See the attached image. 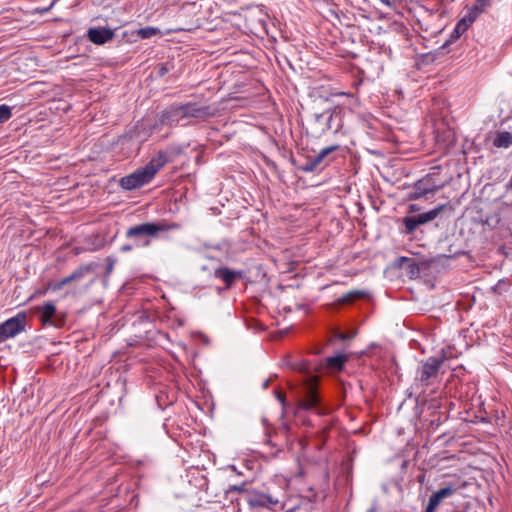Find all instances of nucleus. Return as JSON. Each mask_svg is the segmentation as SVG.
<instances>
[{"label": "nucleus", "instance_id": "nucleus-1", "mask_svg": "<svg viewBox=\"0 0 512 512\" xmlns=\"http://www.w3.org/2000/svg\"><path fill=\"white\" fill-rule=\"evenodd\" d=\"M285 480L271 481L260 488L248 491L246 501L251 508H265L271 511L294 512L296 504L287 493Z\"/></svg>", "mask_w": 512, "mask_h": 512}, {"label": "nucleus", "instance_id": "nucleus-2", "mask_svg": "<svg viewBox=\"0 0 512 512\" xmlns=\"http://www.w3.org/2000/svg\"><path fill=\"white\" fill-rule=\"evenodd\" d=\"M179 228L180 225L177 223L147 222L130 227L126 231V237L133 240L137 248L148 247L151 244V238L156 237L158 233L178 230Z\"/></svg>", "mask_w": 512, "mask_h": 512}, {"label": "nucleus", "instance_id": "nucleus-3", "mask_svg": "<svg viewBox=\"0 0 512 512\" xmlns=\"http://www.w3.org/2000/svg\"><path fill=\"white\" fill-rule=\"evenodd\" d=\"M310 127L312 133L316 136H321L327 131H332L334 134L340 132L343 127L342 109L335 107L314 113L310 120Z\"/></svg>", "mask_w": 512, "mask_h": 512}, {"label": "nucleus", "instance_id": "nucleus-4", "mask_svg": "<svg viewBox=\"0 0 512 512\" xmlns=\"http://www.w3.org/2000/svg\"><path fill=\"white\" fill-rule=\"evenodd\" d=\"M27 324V315L25 312H19L0 324V343L9 338H13L25 330Z\"/></svg>", "mask_w": 512, "mask_h": 512}, {"label": "nucleus", "instance_id": "nucleus-5", "mask_svg": "<svg viewBox=\"0 0 512 512\" xmlns=\"http://www.w3.org/2000/svg\"><path fill=\"white\" fill-rule=\"evenodd\" d=\"M155 176L144 166L133 173L123 177L120 181L121 187L125 190H134L148 184Z\"/></svg>", "mask_w": 512, "mask_h": 512}, {"label": "nucleus", "instance_id": "nucleus-6", "mask_svg": "<svg viewBox=\"0 0 512 512\" xmlns=\"http://www.w3.org/2000/svg\"><path fill=\"white\" fill-rule=\"evenodd\" d=\"M34 310L39 316L41 323L45 326L60 327L63 324V319L58 317L57 308L52 302L36 306Z\"/></svg>", "mask_w": 512, "mask_h": 512}, {"label": "nucleus", "instance_id": "nucleus-7", "mask_svg": "<svg viewBox=\"0 0 512 512\" xmlns=\"http://www.w3.org/2000/svg\"><path fill=\"white\" fill-rule=\"evenodd\" d=\"M442 357H430L424 362L418 370V380L427 385L430 378L435 377L443 364Z\"/></svg>", "mask_w": 512, "mask_h": 512}, {"label": "nucleus", "instance_id": "nucleus-8", "mask_svg": "<svg viewBox=\"0 0 512 512\" xmlns=\"http://www.w3.org/2000/svg\"><path fill=\"white\" fill-rule=\"evenodd\" d=\"M185 119L206 120L214 115L210 106H202L195 102L181 103Z\"/></svg>", "mask_w": 512, "mask_h": 512}, {"label": "nucleus", "instance_id": "nucleus-9", "mask_svg": "<svg viewBox=\"0 0 512 512\" xmlns=\"http://www.w3.org/2000/svg\"><path fill=\"white\" fill-rule=\"evenodd\" d=\"M443 185L437 184L434 181V178L430 175L425 178L418 180L413 187V191L411 193V197L414 199H419L427 194H433L441 189Z\"/></svg>", "mask_w": 512, "mask_h": 512}, {"label": "nucleus", "instance_id": "nucleus-10", "mask_svg": "<svg viewBox=\"0 0 512 512\" xmlns=\"http://www.w3.org/2000/svg\"><path fill=\"white\" fill-rule=\"evenodd\" d=\"M347 360L348 357L345 354L327 357L318 363L316 370L319 372H338L343 369Z\"/></svg>", "mask_w": 512, "mask_h": 512}, {"label": "nucleus", "instance_id": "nucleus-11", "mask_svg": "<svg viewBox=\"0 0 512 512\" xmlns=\"http://www.w3.org/2000/svg\"><path fill=\"white\" fill-rule=\"evenodd\" d=\"M184 119V112L180 103L170 105L165 110H163L159 120L162 125H174L178 124L181 120Z\"/></svg>", "mask_w": 512, "mask_h": 512}, {"label": "nucleus", "instance_id": "nucleus-12", "mask_svg": "<svg viewBox=\"0 0 512 512\" xmlns=\"http://www.w3.org/2000/svg\"><path fill=\"white\" fill-rule=\"evenodd\" d=\"M339 149V145H331L328 147H325L320 150V152L315 155L314 157H309L304 166L302 167V170L305 172H313L317 169V167L324 161L326 157H328L332 152Z\"/></svg>", "mask_w": 512, "mask_h": 512}, {"label": "nucleus", "instance_id": "nucleus-13", "mask_svg": "<svg viewBox=\"0 0 512 512\" xmlns=\"http://www.w3.org/2000/svg\"><path fill=\"white\" fill-rule=\"evenodd\" d=\"M87 36L92 43L103 45L113 39L114 31L105 27L90 28L87 32Z\"/></svg>", "mask_w": 512, "mask_h": 512}, {"label": "nucleus", "instance_id": "nucleus-14", "mask_svg": "<svg viewBox=\"0 0 512 512\" xmlns=\"http://www.w3.org/2000/svg\"><path fill=\"white\" fill-rule=\"evenodd\" d=\"M457 489L452 486L443 487L436 492H434L430 498L427 505L429 512H435L439 504L446 498L453 496L456 493Z\"/></svg>", "mask_w": 512, "mask_h": 512}, {"label": "nucleus", "instance_id": "nucleus-15", "mask_svg": "<svg viewBox=\"0 0 512 512\" xmlns=\"http://www.w3.org/2000/svg\"><path fill=\"white\" fill-rule=\"evenodd\" d=\"M395 266L404 270L406 276L410 279L417 278L420 275V268L413 258L398 257L395 261Z\"/></svg>", "mask_w": 512, "mask_h": 512}, {"label": "nucleus", "instance_id": "nucleus-16", "mask_svg": "<svg viewBox=\"0 0 512 512\" xmlns=\"http://www.w3.org/2000/svg\"><path fill=\"white\" fill-rule=\"evenodd\" d=\"M214 276L221 279L226 284V288H230L235 280L242 276V272L227 267H219L214 271Z\"/></svg>", "mask_w": 512, "mask_h": 512}, {"label": "nucleus", "instance_id": "nucleus-17", "mask_svg": "<svg viewBox=\"0 0 512 512\" xmlns=\"http://www.w3.org/2000/svg\"><path fill=\"white\" fill-rule=\"evenodd\" d=\"M168 162L167 153L159 151L145 166L155 176Z\"/></svg>", "mask_w": 512, "mask_h": 512}, {"label": "nucleus", "instance_id": "nucleus-18", "mask_svg": "<svg viewBox=\"0 0 512 512\" xmlns=\"http://www.w3.org/2000/svg\"><path fill=\"white\" fill-rule=\"evenodd\" d=\"M403 223H404V226L406 229V233L411 234L412 232L415 231V229L418 226L426 224V223H428V221H427L426 217L424 216V214L421 213L416 216L405 217L403 219Z\"/></svg>", "mask_w": 512, "mask_h": 512}, {"label": "nucleus", "instance_id": "nucleus-19", "mask_svg": "<svg viewBox=\"0 0 512 512\" xmlns=\"http://www.w3.org/2000/svg\"><path fill=\"white\" fill-rule=\"evenodd\" d=\"M86 272L87 269L84 267L77 268L71 275L63 278L62 280L54 284L53 290H60L62 287L71 283L72 281L80 280L81 278H83Z\"/></svg>", "mask_w": 512, "mask_h": 512}, {"label": "nucleus", "instance_id": "nucleus-20", "mask_svg": "<svg viewBox=\"0 0 512 512\" xmlns=\"http://www.w3.org/2000/svg\"><path fill=\"white\" fill-rule=\"evenodd\" d=\"M319 399L316 393L310 389L308 392V395L306 399H304L301 403V406L306 410H313L315 409L318 414H323L322 408L318 407Z\"/></svg>", "mask_w": 512, "mask_h": 512}, {"label": "nucleus", "instance_id": "nucleus-21", "mask_svg": "<svg viewBox=\"0 0 512 512\" xmlns=\"http://www.w3.org/2000/svg\"><path fill=\"white\" fill-rule=\"evenodd\" d=\"M512 145V133L508 131L498 132L493 139V146L496 148H509Z\"/></svg>", "mask_w": 512, "mask_h": 512}, {"label": "nucleus", "instance_id": "nucleus-22", "mask_svg": "<svg viewBox=\"0 0 512 512\" xmlns=\"http://www.w3.org/2000/svg\"><path fill=\"white\" fill-rule=\"evenodd\" d=\"M366 296V292L362 290H354L350 291L346 294H344L340 299L339 302L342 304H349L352 303L358 299H361Z\"/></svg>", "mask_w": 512, "mask_h": 512}, {"label": "nucleus", "instance_id": "nucleus-23", "mask_svg": "<svg viewBox=\"0 0 512 512\" xmlns=\"http://www.w3.org/2000/svg\"><path fill=\"white\" fill-rule=\"evenodd\" d=\"M467 29H468V27H466L463 23L458 21V23L456 24L454 30L452 31V33L450 35V39L445 42V45H448V44L454 42L455 40H457L458 38H460L461 35L467 31Z\"/></svg>", "mask_w": 512, "mask_h": 512}, {"label": "nucleus", "instance_id": "nucleus-24", "mask_svg": "<svg viewBox=\"0 0 512 512\" xmlns=\"http://www.w3.org/2000/svg\"><path fill=\"white\" fill-rule=\"evenodd\" d=\"M479 14L480 13L478 11L471 7L468 13L459 21L469 28L471 24L476 20Z\"/></svg>", "mask_w": 512, "mask_h": 512}, {"label": "nucleus", "instance_id": "nucleus-25", "mask_svg": "<svg viewBox=\"0 0 512 512\" xmlns=\"http://www.w3.org/2000/svg\"><path fill=\"white\" fill-rule=\"evenodd\" d=\"M158 32H159V30L157 28L148 26V27L140 28L137 31V35L142 39H148V38L155 36Z\"/></svg>", "mask_w": 512, "mask_h": 512}, {"label": "nucleus", "instance_id": "nucleus-26", "mask_svg": "<svg viewBox=\"0 0 512 512\" xmlns=\"http://www.w3.org/2000/svg\"><path fill=\"white\" fill-rule=\"evenodd\" d=\"M12 116L11 107L2 104L0 105V124L8 121Z\"/></svg>", "mask_w": 512, "mask_h": 512}, {"label": "nucleus", "instance_id": "nucleus-27", "mask_svg": "<svg viewBox=\"0 0 512 512\" xmlns=\"http://www.w3.org/2000/svg\"><path fill=\"white\" fill-rule=\"evenodd\" d=\"M444 207H445V205H439V206L435 207L434 209H432L428 212H425L423 214L426 217L427 221L430 222L439 216V214L442 212Z\"/></svg>", "mask_w": 512, "mask_h": 512}, {"label": "nucleus", "instance_id": "nucleus-28", "mask_svg": "<svg viewBox=\"0 0 512 512\" xmlns=\"http://www.w3.org/2000/svg\"><path fill=\"white\" fill-rule=\"evenodd\" d=\"M290 367L293 369V370H296V371H300V372H307L308 371V367L305 363L303 362H294V363H291L290 364Z\"/></svg>", "mask_w": 512, "mask_h": 512}, {"label": "nucleus", "instance_id": "nucleus-29", "mask_svg": "<svg viewBox=\"0 0 512 512\" xmlns=\"http://www.w3.org/2000/svg\"><path fill=\"white\" fill-rule=\"evenodd\" d=\"M486 5L487 0H476L472 8L481 13Z\"/></svg>", "mask_w": 512, "mask_h": 512}, {"label": "nucleus", "instance_id": "nucleus-30", "mask_svg": "<svg viewBox=\"0 0 512 512\" xmlns=\"http://www.w3.org/2000/svg\"><path fill=\"white\" fill-rule=\"evenodd\" d=\"M134 248H137V247L135 246V243L133 242V244H125V245L121 246L120 250L122 252L126 253V252L132 251Z\"/></svg>", "mask_w": 512, "mask_h": 512}, {"label": "nucleus", "instance_id": "nucleus-31", "mask_svg": "<svg viewBox=\"0 0 512 512\" xmlns=\"http://www.w3.org/2000/svg\"><path fill=\"white\" fill-rule=\"evenodd\" d=\"M277 399L283 404L285 400V395L282 392H277Z\"/></svg>", "mask_w": 512, "mask_h": 512}, {"label": "nucleus", "instance_id": "nucleus-32", "mask_svg": "<svg viewBox=\"0 0 512 512\" xmlns=\"http://www.w3.org/2000/svg\"><path fill=\"white\" fill-rule=\"evenodd\" d=\"M167 71H168V70H167L164 66H162V67L160 68V72H159V73H160V75H161V76H163V75H165V73H167Z\"/></svg>", "mask_w": 512, "mask_h": 512}, {"label": "nucleus", "instance_id": "nucleus-33", "mask_svg": "<svg viewBox=\"0 0 512 512\" xmlns=\"http://www.w3.org/2000/svg\"><path fill=\"white\" fill-rule=\"evenodd\" d=\"M269 383H270V380H269V379H268V380H266V381H264V382H263V385H262L263 389H267V388H268V386H269Z\"/></svg>", "mask_w": 512, "mask_h": 512}, {"label": "nucleus", "instance_id": "nucleus-34", "mask_svg": "<svg viewBox=\"0 0 512 512\" xmlns=\"http://www.w3.org/2000/svg\"><path fill=\"white\" fill-rule=\"evenodd\" d=\"M367 512H376V506L375 504L372 505V507L370 509H368Z\"/></svg>", "mask_w": 512, "mask_h": 512}, {"label": "nucleus", "instance_id": "nucleus-35", "mask_svg": "<svg viewBox=\"0 0 512 512\" xmlns=\"http://www.w3.org/2000/svg\"><path fill=\"white\" fill-rule=\"evenodd\" d=\"M417 208H416V205H410V211H416Z\"/></svg>", "mask_w": 512, "mask_h": 512}, {"label": "nucleus", "instance_id": "nucleus-36", "mask_svg": "<svg viewBox=\"0 0 512 512\" xmlns=\"http://www.w3.org/2000/svg\"><path fill=\"white\" fill-rule=\"evenodd\" d=\"M340 338H341V339H343V340H345V339H347V338H348V336H347V335H345V334H341V335H340Z\"/></svg>", "mask_w": 512, "mask_h": 512}, {"label": "nucleus", "instance_id": "nucleus-37", "mask_svg": "<svg viewBox=\"0 0 512 512\" xmlns=\"http://www.w3.org/2000/svg\"><path fill=\"white\" fill-rule=\"evenodd\" d=\"M262 422H263V425L266 426L267 425V419L266 418H263L262 419Z\"/></svg>", "mask_w": 512, "mask_h": 512}, {"label": "nucleus", "instance_id": "nucleus-38", "mask_svg": "<svg viewBox=\"0 0 512 512\" xmlns=\"http://www.w3.org/2000/svg\"><path fill=\"white\" fill-rule=\"evenodd\" d=\"M425 512H429V511H428V508H427V507H426V510H425Z\"/></svg>", "mask_w": 512, "mask_h": 512}]
</instances>
